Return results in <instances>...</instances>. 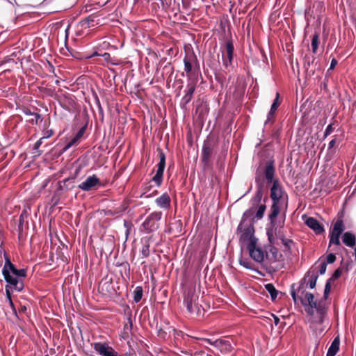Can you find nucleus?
<instances>
[{"label":"nucleus","mask_w":356,"mask_h":356,"mask_svg":"<svg viewBox=\"0 0 356 356\" xmlns=\"http://www.w3.org/2000/svg\"><path fill=\"white\" fill-rule=\"evenodd\" d=\"M5 264L2 274L8 284L6 286V293L10 300V293L15 290L21 291L24 288L22 277L26 276L25 269H17L10 261V258L4 254Z\"/></svg>","instance_id":"nucleus-1"},{"label":"nucleus","mask_w":356,"mask_h":356,"mask_svg":"<svg viewBox=\"0 0 356 356\" xmlns=\"http://www.w3.org/2000/svg\"><path fill=\"white\" fill-rule=\"evenodd\" d=\"M300 301L309 314V321L312 325L323 323L326 314L323 300H318L312 293L307 292L304 298H300Z\"/></svg>","instance_id":"nucleus-2"},{"label":"nucleus","mask_w":356,"mask_h":356,"mask_svg":"<svg viewBox=\"0 0 356 356\" xmlns=\"http://www.w3.org/2000/svg\"><path fill=\"white\" fill-rule=\"evenodd\" d=\"M254 213L253 209L245 211L242 216L239 223L237 232L239 234V242L241 245L249 246L253 241L257 243V239L254 237V229L252 222L248 220V218L252 216Z\"/></svg>","instance_id":"nucleus-3"},{"label":"nucleus","mask_w":356,"mask_h":356,"mask_svg":"<svg viewBox=\"0 0 356 356\" xmlns=\"http://www.w3.org/2000/svg\"><path fill=\"white\" fill-rule=\"evenodd\" d=\"M270 198L273 204L270 207L272 218L277 217L281 209L288 206V195L284 191L277 179L274 180L270 188Z\"/></svg>","instance_id":"nucleus-4"},{"label":"nucleus","mask_w":356,"mask_h":356,"mask_svg":"<svg viewBox=\"0 0 356 356\" xmlns=\"http://www.w3.org/2000/svg\"><path fill=\"white\" fill-rule=\"evenodd\" d=\"M276 218H272L271 213L268 215L270 225L266 229V234L270 245L276 244V239H280L284 234L282 232V227H279L276 223Z\"/></svg>","instance_id":"nucleus-5"},{"label":"nucleus","mask_w":356,"mask_h":356,"mask_svg":"<svg viewBox=\"0 0 356 356\" xmlns=\"http://www.w3.org/2000/svg\"><path fill=\"white\" fill-rule=\"evenodd\" d=\"M162 217L161 211H154L150 213L142 224V229L146 233L155 232L159 225Z\"/></svg>","instance_id":"nucleus-6"},{"label":"nucleus","mask_w":356,"mask_h":356,"mask_svg":"<svg viewBox=\"0 0 356 356\" xmlns=\"http://www.w3.org/2000/svg\"><path fill=\"white\" fill-rule=\"evenodd\" d=\"M95 351L99 356H121L115 349L107 343L95 342L92 343Z\"/></svg>","instance_id":"nucleus-7"},{"label":"nucleus","mask_w":356,"mask_h":356,"mask_svg":"<svg viewBox=\"0 0 356 356\" xmlns=\"http://www.w3.org/2000/svg\"><path fill=\"white\" fill-rule=\"evenodd\" d=\"M197 297L193 290L188 289L185 292L184 304L189 313L193 314L197 311Z\"/></svg>","instance_id":"nucleus-8"},{"label":"nucleus","mask_w":356,"mask_h":356,"mask_svg":"<svg viewBox=\"0 0 356 356\" xmlns=\"http://www.w3.org/2000/svg\"><path fill=\"white\" fill-rule=\"evenodd\" d=\"M196 88V82L191 78L188 79V83L184 90V95L181 99L180 106L181 108L185 109L188 104L192 99L193 95L195 92Z\"/></svg>","instance_id":"nucleus-9"},{"label":"nucleus","mask_w":356,"mask_h":356,"mask_svg":"<svg viewBox=\"0 0 356 356\" xmlns=\"http://www.w3.org/2000/svg\"><path fill=\"white\" fill-rule=\"evenodd\" d=\"M165 167V155L162 151H161L159 153V163L157 165L156 172L152 179L158 187H159L162 184Z\"/></svg>","instance_id":"nucleus-10"},{"label":"nucleus","mask_w":356,"mask_h":356,"mask_svg":"<svg viewBox=\"0 0 356 356\" xmlns=\"http://www.w3.org/2000/svg\"><path fill=\"white\" fill-rule=\"evenodd\" d=\"M251 258L257 263L263 262L264 259V252L259 248L257 243L254 241L247 247Z\"/></svg>","instance_id":"nucleus-11"},{"label":"nucleus","mask_w":356,"mask_h":356,"mask_svg":"<svg viewBox=\"0 0 356 356\" xmlns=\"http://www.w3.org/2000/svg\"><path fill=\"white\" fill-rule=\"evenodd\" d=\"M234 45L232 41H227L225 49L222 51V63L225 67L231 65L233 60Z\"/></svg>","instance_id":"nucleus-12"},{"label":"nucleus","mask_w":356,"mask_h":356,"mask_svg":"<svg viewBox=\"0 0 356 356\" xmlns=\"http://www.w3.org/2000/svg\"><path fill=\"white\" fill-rule=\"evenodd\" d=\"M100 185L99 179L96 175L88 177L78 187L83 191H88L97 186Z\"/></svg>","instance_id":"nucleus-13"},{"label":"nucleus","mask_w":356,"mask_h":356,"mask_svg":"<svg viewBox=\"0 0 356 356\" xmlns=\"http://www.w3.org/2000/svg\"><path fill=\"white\" fill-rule=\"evenodd\" d=\"M184 72L186 74V76L191 78V74L192 72L193 64L197 61L196 57L194 54H188L184 58Z\"/></svg>","instance_id":"nucleus-14"},{"label":"nucleus","mask_w":356,"mask_h":356,"mask_svg":"<svg viewBox=\"0 0 356 356\" xmlns=\"http://www.w3.org/2000/svg\"><path fill=\"white\" fill-rule=\"evenodd\" d=\"M305 224L312 229H313L316 234H321L324 232V228L319 222L313 217H309L305 220Z\"/></svg>","instance_id":"nucleus-15"},{"label":"nucleus","mask_w":356,"mask_h":356,"mask_svg":"<svg viewBox=\"0 0 356 356\" xmlns=\"http://www.w3.org/2000/svg\"><path fill=\"white\" fill-rule=\"evenodd\" d=\"M214 347L218 348L220 352L229 353L232 350L231 342L225 339H216L215 340Z\"/></svg>","instance_id":"nucleus-16"},{"label":"nucleus","mask_w":356,"mask_h":356,"mask_svg":"<svg viewBox=\"0 0 356 356\" xmlns=\"http://www.w3.org/2000/svg\"><path fill=\"white\" fill-rule=\"evenodd\" d=\"M170 197L167 193H164L155 200L158 207L161 209H168L170 207Z\"/></svg>","instance_id":"nucleus-17"},{"label":"nucleus","mask_w":356,"mask_h":356,"mask_svg":"<svg viewBox=\"0 0 356 356\" xmlns=\"http://www.w3.org/2000/svg\"><path fill=\"white\" fill-rule=\"evenodd\" d=\"M279 99H280V94L278 92H277L276 97L271 105L270 111L268 113L267 120L265 122L266 124H267L269 121H270L272 120L274 114L275 113L277 108L279 107V106L280 104Z\"/></svg>","instance_id":"nucleus-18"},{"label":"nucleus","mask_w":356,"mask_h":356,"mask_svg":"<svg viewBox=\"0 0 356 356\" xmlns=\"http://www.w3.org/2000/svg\"><path fill=\"white\" fill-rule=\"evenodd\" d=\"M339 337H337L334 339L330 346L329 347L326 356H335L339 350Z\"/></svg>","instance_id":"nucleus-19"},{"label":"nucleus","mask_w":356,"mask_h":356,"mask_svg":"<svg viewBox=\"0 0 356 356\" xmlns=\"http://www.w3.org/2000/svg\"><path fill=\"white\" fill-rule=\"evenodd\" d=\"M343 243L348 247L353 248L355 245L356 238L355 236L349 232H345L342 238Z\"/></svg>","instance_id":"nucleus-20"},{"label":"nucleus","mask_w":356,"mask_h":356,"mask_svg":"<svg viewBox=\"0 0 356 356\" xmlns=\"http://www.w3.org/2000/svg\"><path fill=\"white\" fill-rule=\"evenodd\" d=\"M318 277V273L315 272L314 270H309L306 274L305 279H307V282L311 289H314L315 287Z\"/></svg>","instance_id":"nucleus-21"},{"label":"nucleus","mask_w":356,"mask_h":356,"mask_svg":"<svg viewBox=\"0 0 356 356\" xmlns=\"http://www.w3.org/2000/svg\"><path fill=\"white\" fill-rule=\"evenodd\" d=\"M275 168L273 163H268L265 170V177L268 183L274 181Z\"/></svg>","instance_id":"nucleus-22"},{"label":"nucleus","mask_w":356,"mask_h":356,"mask_svg":"<svg viewBox=\"0 0 356 356\" xmlns=\"http://www.w3.org/2000/svg\"><path fill=\"white\" fill-rule=\"evenodd\" d=\"M74 188V179L67 178L63 180V184H60L59 189L63 191L72 190Z\"/></svg>","instance_id":"nucleus-23"},{"label":"nucleus","mask_w":356,"mask_h":356,"mask_svg":"<svg viewBox=\"0 0 356 356\" xmlns=\"http://www.w3.org/2000/svg\"><path fill=\"white\" fill-rule=\"evenodd\" d=\"M344 229H345V226H344L343 220H337V222L334 223L331 232L334 233V234L341 235Z\"/></svg>","instance_id":"nucleus-24"},{"label":"nucleus","mask_w":356,"mask_h":356,"mask_svg":"<svg viewBox=\"0 0 356 356\" xmlns=\"http://www.w3.org/2000/svg\"><path fill=\"white\" fill-rule=\"evenodd\" d=\"M149 239H143V245L140 250L143 258L149 257Z\"/></svg>","instance_id":"nucleus-25"},{"label":"nucleus","mask_w":356,"mask_h":356,"mask_svg":"<svg viewBox=\"0 0 356 356\" xmlns=\"http://www.w3.org/2000/svg\"><path fill=\"white\" fill-rule=\"evenodd\" d=\"M97 17L95 16H89L86 18L84 20L81 22L82 26L84 28H90L95 26L97 23H96V18Z\"/></svg>","instance_id":"nucleus-26"},{"label":"nucleus","mask_w":356,"mask_h":356,"mask_svg":"<svg viewBox=\"0 0 356 356\" xmlns=\"http://www.w3.org/2000/svg\"><path fill=\"white\" fill-rule=\"evenodd\" d=\"M265 289L270 293L272 300H275L277 296L278 291L275 288L274 285L273 284H267L265 285Z\"/></svg>","instance_id":"nucleus-27"},{"label":"nucleus","mask_w":356,"mask_h":356,"mask_svg":"<svg viewBox=\"0 0 356 356\" xmlns=\"http://www.w3.org/2000/svg\"><path fill=\"white\" fill-rule=\"evenodd\" d=\"M211 150L209 146H207V145L203 146L202 151L203 162H204V163L208 162L210 155H211Z\"/></svg>","instance_id":"nucleus-28"},{"label":"nucleus","mask_w":356,"mask_h":356,"mask_svg":"<svg viewBox=\"0 0 356 356\" xmlns=\"http://www.w3.org/2000/svg\"><path fill=\"white\" fill-rule=\"evenodd\" d=\"M318 43H319V34L318 33H316L312 37V44H311L312 52L314 54L316 53V51H317Z\"/></svg>","instance_id":"nucleus-29"},{"label":"nucleus","mask_w":356,"mask_h":356,"mask_svg":"<svg viewBox=\"0 0 356 356\" xmlns=\"http://www.w3.org/2000/svg\"><path fill=\"white\" fill-rule=\"evenodd\" d=\"M143 296V288L141 286H136L134 291V300L135 302L140 301Z\"/></svg>","instance_id":"nucleus-30"},{"label":"nucleus","mask_w":356,"mask_h":356,"mask_svg":"<svg viewBox=\"0 0 356 356\" xmlns=\"http://www.w3.org/2000/svg\"><path fill=\"white\" fill-rule=\"evenodd\" d=\"M340 236L339 234H334V233H330V245H331L332 244H334V245H340V241H339V238H340Z\"/></svg>","instance_id":"nucleus-31"},{"label":"nucleus","mask_w":356,"mask_h":356,"mask_svg":"<svg viewBox=\"0 0 356 356\" xmlns=\"http://www.w3.org/2000/svg\"><path fill=\"white\" fill-rule=\"evenodd\" d=\"M239 263L241 266H243L244 268L247 269H250L252 270H255L252 263L250 261H248L246 259H241L239 260Z\"/></svg>","instance_id":"nucleus-32"},{"label":"nucleus","mask_w":356,"mask_h":356,"mask_svg":"<svg viewBox=\"0 0 356 356\" xmlns=\"http://www.w3.org/2000/svg\"><path fill=\"white\" fill-rule=\"evenodd\" d=\"M266 211V205L265 204H261L257 211V213L255 214V216L254 218L257 219V220H260L263 218L264 216V212Z\"/></svg>","instance_id":"nucleus-33"},{"label":"nucleus","mask_w":356,"mask_h":356,"mask_svg":"<svg viewBox=\"0 0 356 356\" xmlns=\"http://www.w3.org/2000/svg\"><path fill=\"white\" fill-rule=\"evenodd\" d=\"M315 268H318L319 274L323 275L325 273L327 268V263L325 261H321L320 263H316Z\"/></svg>","instance_id":"nucleus-34"},{"label":"nucleus","mask_w":356,"mask_h":356,"mask_svg":"<svg viewBox=\"0 0 356 356\" xmlns=\"http://www.w3.org/2000/svg\"><path fill=\"white\" fill-rule=\"evenodd\" d=\"M79 140L75 136L63 147V152L67 151L71 147L76 144Z\"/></svg>","instance_id":"nucleus-35"},{"label":"nucleus","mask_w":356,"mask_h":356,"mask_svg":"<svg viewBox=\"0 0 356 356\" xmlns=\"http://www.w3.org/2000/svg\"><path fill=\"white\" fill-rule=\"evenodd\" d=\"M280 240L285 248L289 250L291 245L293 243L292 240L285 238L284 235L280 238Z\"/></svg>","instance_id":"nucleus-36"},{"label":"nucleus","mask_w":356,"mask_h":356,"mask_svg":"<svg viewBox=\"0 0 356 356\" xmlns=\"http://www.w3.org/2000/svg\"><path fill=\"white\" fill-rule=\"evenodd\" d=\"M327 261H325L327 264H332L336 260V256L333 253H330L329 254H327Z\"/></svg>","instance_id":"nucleus-37"},{"label":"nucleus","mask_w":356,"mask_h":356,"mask_svg":"<svg viewBox=\"0 0 356 356\" xmlns=\"http://www.w3.org/2000/svg\"><path fill=\"white\" fill-rule=\"evenodd\" d=\"M261 198H262V192L261 190H259L257 192L255 196L254 197L253 200L255 203H259L261 201Z\"/></svg>","instance_id":"nucleus-38"},{"label":"nucleus","mask_w":356,"mask_h":356,"mask_svg":"<svg viewBox=\"0 0 356 356\" xmlns=\"http://www.w3.org/2000/svg\"><path fill=\"white\" fill-rule=\"evenodd\" d=\"M333 131V127H332V124H329L325 130V132H324V137L326 138L327 136H328L330 134H331V133Z\"/></svg>","instance_id":"nucleus-39"},{"label":"nucleus","mask_w":356,"mask_h":356,"mask_svg":"<svg viewBox=\"0 0 356 356\" xmlns=\"http://www.w3.org/2000/svg\"><path fill=\"white\" fill-rule=\"evenodd\" d=\"M124 225L126 227V236L127 237L128 235L129 234V232H130V229H131V223L128 222V221H127V220H124Z\"/></svg>","instance_id":"nucleus-40"},{"label":"nucleus","mask_w":356,"mask_h":356,"mask_svg":"<svg viewBox=\"0 0 356 356\" xmlns=\"http://www.w3.org/2000/svg\"><path fill=\"white\" fill-rule=\"evenodd\" d=\"M84 132H85V128H84V127L81 128V129L78 131V132L76 133V134L75 135V137H76V138H78L79 140H80V138L83 136Z\"/></svg>","instance_id":"nucleus-41"},{"label":"nucleus","mask_w":356,"mask_h":356,"mask_svg":"<svg viewBox=\"0 0 356 356\" xmlns=\"http://www.w3.org/2000/svg\"><path fill=\"white\" fill-rule=\"evenodd\" d=\"M54 134V131L53 130L51 129H49V130H47L45 131V133L44 134L43 136H42V138L45 139V138H49V137H51L52 135Z\"/></svg>","instance_id":"nucleus-42"},{"label":"nucleus","mask_w":356,"mask_h":356,"mask_svg":"<svg viewBox=\"0 0 356 356\" xmlns=\"http://www.w3.org/2000/svg\"><path fill=\"white\" fill-rule=\"evenodd\" d=\"M44 138H42V137L41 138H40L34 145V149L36 150V151H38L40 145H42V140H43Z\"/></svg>","instance_id":"nucleus-43"},{"label":"nucleus","mask_w":356,"mask_h":356,"mask_svg":"<svg viewBox=\"0 0 356 356\" xmlns=\"http://www.w3.org/2000/svg\"><path fill=\"white\" fill-rule=\"evenodd\" d=\"M291 295L295 303H297L298 299L300 300V298H299L296 296V291L293 289L291 290Z\"/></svg>","instance_id":"nucleus-44"},{"label":"nucleus","mask_w":356,"mask_h":356,"mask_svg":"<svg viewBox=\"0 0 356 356\" xmlns=\"http://www.w3.org/2000/svg\"><path fill=\"white\" fill-rule=\"evenodd\" d=\"M291 295L295 303H297L298 299L300 300V298H299L296 296V291L293 289L291 290Z\"/></svg>","instance_id":"nucleus-45"},{"label":"nucleus","mask_w":356,"mask_h":356,"mask_svg":"<svg viewBox=\"0 0 356 356\" xmlns=\"http://www.w3.org/2000/svg\"><path fill=\"white\" fill-rule=\"evenodd\" d=\"M33 116H34V119H32V122H35V124L38 123V120H40L41 115L39 113H33Z\"/></svg>","instance_id":"nucleus-46"},{"label":"nucleus","mask_w":356,"mask_h":356,"mask_svg":"<svg viewBox=\"0 0 356 356\" xmlns=\"http://www.w3.org/2000/svg\"><path fill=\"white\" fill-rule=\"evenodd\" d=\"M341 270L340 268H338L334 271V274L332 275V277L334 279H337L341 275Z\"/></svg>","instance_id":"nucleus-47"},{"label":"nucleus","mask_w":356,"mask_h":356,"mask_svg":"<svg viewBox=\"0 0 356 356\" xmlns=\"http://www.w3.org/2000/svg\"><path fill=\"white\" fill-rule=\"evenodd\" d=\"M330 291V284L329 282H327L325 284V289H324V294L325 296L327 295Z\"/></svg>","instance_id":"nucleus-48"},{"label":"nucleus","mask_w":356,"mask_h":356,"mask_svg":"<svg viewBox=\"0 0 356 356\" xmlns=\"http://www.w3.org/2000/svg\"><path fill=\"white\" fill-rule=\"evenodd\" d=\"M337 64V61L335 59H332L330 63V69L332 70L335 67L336 65Z\"/></svg>","instance_id":"nucleus-49"},{"label":"nucleus","mask_w":356,"mask_h":356,"mask_svg":"<svg viewBox=\"0 0 356 356\" xmlns=\"http://www.w3.org/2000/svg\"><path fill=\"white\" fill-rule=\"evenodd\" d=\"M335 143H336L335 138H334L331 141H330V143L328 144V149H332L334 146Z\"/></svg>","instance_id":"nucleus-50"},{"label":"nucleus","mask_w":356,"mask_h":356,"mask_svg":"<svg viewBox=\"0 0 356 356\" xmlns=\"http://www.w3.org/2000/svg\"><path fill=\"white\" fill-rule=\"evenodd\" d=\"M204 341H206L207 343H208L209 344L211 345V346H214V342L215 341H213L210 339H203Z\"/></svg>","instance_id":"nucleus-51"},{"label":"nucleus","mask_w":356,"mask_h":356,"mask_svg":"<svg viewBox=\"0 0 356 356\" xmlns=\"http://www.w3.org/2000/svg\"><path fill=\"white\" fill-rule=\"evenodd\" d=\"M273 318H274L275 325H277L279 324V322H280L279 318L277 316H273Z\"/></svg>","instance_id":"nucleus-52"},{"label":"nucleus","mask_w":356,"mask_h":356,"mask_svg":"<svg viewBox=\"0 0 356 356\" xmlns=\"http://www.w3.org/2000/svg\"><path fill=\"white\" fill-rule=\"evenodd\" d=\"M108 1V0H99V1H96V3L104 5Z\"/></svg>","instance_id":"nucleus-53"},{"label":"nucleus","mask_w":356,"mask_h":356,"mask_svg":"<svg viewBox=\"0 0 356 356\" xmlns=\"http://www.w3.org/2000/svg\"><path fill=\"white\" fill-rule=\"evenodd\" d=\"M24 113L26 115H33V114L34 113L31 112L30 110H27V111H24Z\"/></svg>","instance_id":"nucleus-54"},{"label":"nucleus","mask_w":356,"mask_h":356,"mask_svg":"<svg viewBox=\"0 0 356 356\" xmlns=\"http://www.w3.org/2000/svg\"><path fill=\"white\" fill-rule=\"evenodd\" d=\"M19 222H20V225L23 222V215L21 214L20 217H19Z\"/></svg>","instance_id":"nucleus-55"},{"label":"nucleus","mask_w":356,"mask_h":356,"mask_svg":"<svg viewBox=\"0 0 356 356\" xmlns=\"http://www.w3.org/2000/svg\"><path fill=\"white\" fill-rule=\"evenodd\" d=\"M9 60H11V59H7L6 60H4L3 62L6 63V62H8ZM12 60H13L12 59Z\"/></svg>","instance_id":"nucleus-56"}]
</instances>
